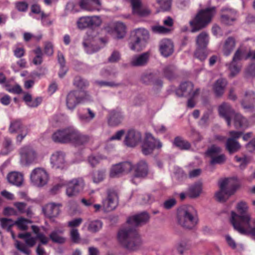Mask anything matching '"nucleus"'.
<instances>
[{
	"instance_id": "nucleus-1",
	"label": "nucleus",
	"mask_w": 255,
	"mask_h": 255,
	"mask_svg": "<svg viewBox=\"0 0 255 255\" xmlns=\"http://www.w3.org/2000/svg\"><path fill=\"white\" fill-rule=\"evenodd\" d=\"M236 209L237 212L234 211L231 212L230 223L236 230L245 234L250 226L251 220L248 205L245 201H240L237 204Z\"/></svg>"
},
{
	"instance_id": "nucleus-2",
	"label": "nucleus",
	"mask_w": 255,
	"mask_h": 255,
	"mask_svg": "<svg viewBox=\"0 0 255 255\" xmlns=\"http://www.w3.org/2000/svg\"><path fill=\"white\" fill-rule=\"evenodd\" d=\"M216 13L215 6L206 7L199 10L189 22L191 32H195L205 28L211 22Z\"/></svg>"
},
{
	"instance_id": "nucleus-3",
	"label": "nucleus",
	"mask_w": 255,
	"mask_h": 255,
	"mask_svg": "<svg viewBox=\"0 0 255 255\" xmlns=\"http://www.w3.org/2000/svg\"><path fill=\"white\" fill-rule=\"evenodd\" d=\"M219 186L220 190L216 193L215 197L218 201L224 202L239 189L241 183L237 177H233L221 180Z\"/></svg>"
},
{
	"instance_id": "nucleus-4",
	"label": "nucleus",
	"mask_w": 255,
	"mask_h": 255,
	"mask_svg": "<svg viewBox=\"0 0 255 255\" xmlns=\"http://www.w3.org/2000/svg\"><path fill=\"white\" fill-rule=\"evenodd\" d=\"M120 244L129 250H136L141 244V240L137 231L135 229H121L118 234Z\"/></svg>"
},
{
	"instance_id": "nucleus-5",
	"label": "nucleus",
	"mask_w": 255,
	"mask_h": 255,
	"mask_svg": "<svg viewBox=\"0 0 255 255\" xmlns=\"http://www.w3.org/2000/svg\"><path fill=\"white\" fill-rule=\"evenodd\" d=\"M194 209L192 206H183L177 211V221L182 227L192 229L198 223V219L193 213Z\"/></svg>"
},
{
	"instance_id": "nucleus-6",
	"label": "nucleus",
	"mask_w": 255,
	"mask_h": 255,
	"mask_svg": "<svg viewBox=\"0 0 255 255\" xmlns=\"http://www.w3.org/2000/svg\"><path fill=\"white\" fill-rule=\"evenodd\" d=\"M90 95L85 90H72L67 94L65 99L66 105L69 110H74L78 105L88 102Z\"/></svg>"
},
{
	"instance_id": "nucleus-7",
	"label": "nucleus",
	"mask_w": 255,
	"mask_h": 255,
	"mask_svg": "<svg viewBox=\"0 0 255 255\" xmlns=\"http://www.w3.org/2000/svg\"><path fill=\"white\" fill-rule=\"evenodd\" d=\"M69 4L74 12L81 10L89 12L99 11L102 9V0H78Z\"/></svg>"
},
{
	"instance_id": "nucleus-8",
	"label": "nucleus",
	"mask_w": 255,
	"mask_h": 255,
	"mask_svg": "<svg viewBox=\"0 0 255 255\" xmlns=\"http://www.w3.org/2000/svg\"><path fill=\"white\" fill-rule=\"evenodd\" d=\"M20 162L24 165L36 164L39 162V156L37 151L31 146L26 145L19 149Z\"/></svg>"
},
{
	"instance_id": "nucleus-9",
	"label": "nucleus",
	"mask_w": 255,
	"mask_h": 255,
	"mask_svg": "<svg viewBox=\"0 0 255 255\" xmlns=\"http://www.w3.org/2000/svg\"><path fill=\"white\" fill-rule=\"evenodd\" d=\"M106 197L102 201V207L105 212L115 210L119 204V193L115 188H109L106 191Z\"/></svg>"
},
{
	"instance_id": "nucleus-10",
	"label": "nucleus",
	"mask_w": 255,
	"mask_h": 255,
	"mask_svg": "<svg viewBox=\"0 0 255 255\" xmlns=\"http://www.w3.org/2000/svg\"><path fill=\"white\" fill-rule=\"evenodd\" d=\"M162 146V143L159 140L155 138L151 134L146 133L141 142V152L144 155H148L152 154L155 149H160Z\"/></svg>"
},
{
	"instance_id": "nucleus-11",
	"label": "nucleus",
	"mask_w": 255,
	"mask_h": 255,
	"mask_svg": "<svg viewBox=\"0 0 255 255\" xmlns=\"http://www.w3.org/2000/svg\"><path fill=\"white\" fill-rule=\"evenodd\" d=\"M74 128L68 127L54 131L51 135L52 140L56 143L66 144L72 142Z\"/></svg>"
},
{
	"instance_id": "nucleus-12",
	"label": "nucleus",
	"mask_w": 255,
	"mask_h": 255,
	"mask_svg": "<svg viewBox=\"0 0 255 255\" xmlns=\"http://www.w3.org/2000/svg\"><path fill=\"white\" fill-rule=\"evenodd\" d=\"M222 151V148L215 144L212 145L206 151L205 154L210 158V164L211 165L222 164L227 159L225 154H220Z\"/></svg>"
},
{
	"instance_id": "nucleus-13",
	"label": "nucleus",
	"mask_w": 255,
	"mask_h": 255,
	"mask_svg": "<svg viewBox=\"0 0 255 255\" xmlns=\"http://www.w3.org/2000/svg\"><path fill=\"white\" fill-rule=\"evenodd\" d=\"M30 179L35 186L43 187L47 183L49 180V174L44 168L37 167L31 171Z\"/></svg>"
},
{
	"instance_id": "nucleus-14",
	"label": "nucleus",
	"mask_w": 255,
	"mask_h": 255,
	"mask_svg": "<svg viewBox=\"0 0 255 255\" xmlns=\"http://www.w3.org/2000/svg\"><path fill=\"white\" fill-rule=\"evenodd\" d=\"M18 237L20 239H24V241L26 245L17 241L15 244L16 248L25 254L29 255L30 254L31 251L28 249V247H32L35 245L36 243V238H34L31 237V234L29 233L19 234Z\"/></svg>"
},
{
	"instance_id": "nucleus-15",
	"label": "nucleus",
	"mask_w": 255,
	"mask_h": 255,
	"mask_svg": "<svg viewBox=\"0 0 255 255\" xmlns=\"http://www.w3.org/2000/svg\"><path fill=\"white\" fill-rule=\"evenodd\" d=\"M102 20L99 16H85L80 17L77 22V26L80 29L87 27H98L101 25Z\"/></svg>"
},
{
	"instance_id": "nucleus-16",
	"label": "nucleus",
	"mask_w": 255,
	"mask_h": 255,
	"mask_svg": "<svg viewBox=\"0 0 255 255\" xmlns=\"http://www.w3.org/2000/svg\"><path fill=\"white\" fill-rule=\"evenodd\" d=\"M132 169V164L128 161L120 162L113 165L110 172L111 178L118 177L129 173Z\"/></svg>"
},
{
	"instance_id": "nucleus-17",
	"label": "nucleus",
	"mask_w": 255,
	"mask_h": 255,
	"mask_svg": "<svg viewBox=\"0 0 255 255\" xmlns=\"http://www.w3.org/2000/svg\"><path fill=\"white\" fill-rule=\"evenodd\" d=\"M132 13L139 17H147L151 14V10L146 6L143 5L141 0H129Z\"/></svg>"
},
{
	"instance_id": "nucleus-18",
	"label": "nucleus",
	"mask_w": 255,
	"mask_h": 255,
	"mask_svg": "<svg viewBox=\"0 0 255 255\" xmlns=\"http://www.w3.org/2000/svg\"><path fill=\"white\" fill-rule=\"evenodd\" d=\"M150 219L148 213L146 212L129 216L127 219V223L135 227L141 226L146 224Z\"/></svg>"
},
{
	"instance_id": "nucleus-19",
	"label": "nucleus",
	"mask_w": 255,
	"mask_h": 255,
	"mask_svg": "<svg viewBox=\"0 0 255 255\" xmlns=\"http://www.w3.org/2000/svg\"><path fill=\"white\" fill-rule=\"evenodd\" d=\"M218 112L220 116L224 118L229 127L231 125V118L236 113L231 105L226 102L223 103L218 107Z\"/></svg>"
},
{
	"instance_id": "nucleus-20",
	"label": "nucleus",
	"mask_w": 255,
	"mask_h": 255,
	"mask_svg": "<svg viewBox=\"0 0 255 255\" xmlns=\"http://www.w3.org/2000/svg\"><path fill=\"white\" fill-rule=\"evenodd\" d=\"M133 176L135 178H143L147 176L148 173V167L147 163L143 160H140L133 165Z\"/></svg>"
},
{
	"instance_id": "nucleus-21",
	"label": "nucleus",
	"mask_w": 255,
	"mask_h": 255,
	"mask_svg": "<svg viewBox=\"0 0 255 255\" xmlns=\"http://www.w3.org/2000/svg\"><path fill=\"white\" fill-rule=\"evenodd\" d=\"M141 140V134L140 132L133 129L128 131L124 142L128 146L134 147L136 146Z\"/></svg>"
},
{
	"instance_id": "nucleus-22",
	"label": "nucleus",
	"mask_w": 255,
	"mask_h": 255,
	"mask_svg": "<svg viewBox=\"0 0 255 255\" xmlns=\"http://www.w3.org/2000/svg\"><path fill=\"white\" fill-rule=\"evenodd\" d=\"M151 55L149 51L136 55L131 58L130 65L133 67H142L145 66L148 62Z\"/></svg>"
},
{
	"instance_id": "nucleus-23",
	"label": "nucleus",
	"mask_w": 255,
	"mask_h": 255,
	"mask_svg": "<svg viewBox=\"0 0 255 255\" xmlns=\"http://www.w3.org/2000/svg\"><path fill=\"white\" fill-rule=\"evenodd\" d=\"M236 20V13L228 8L223 9L221 12V22L226 25H232Z\"/></svg>"
},
{
	"instance_id": "nucleus-24",
	"label": "nucleus",
	"mask_w": 255,
	"mask_h": 255,
	"mask_svg": "<svg viewBox=\"0 0 255 255\" xmlns=\"http://www.w3.org/2000/svg\"><path fill=\"white\" fill-rule=\"evenodd\" d=\"M159 49L164 57L170 56L174 52V44L171 40L167 38L162 39L159 43Z\"/></svg>"
},
{
	"instance_id": "nucleus-25",
	"label": "nucleus",
	"mask_w": 255,
	"mask_h": 255,
	"mask_svg": "<svg viewBox=\"0 0 255 255\" xmlns=\"http://www.w3.org/2000/svg\"><path fill=\"white\" fill-rule=\"evenodd\" d=\"M62 205L61 203H50L47 204L43 208L45 215L49 218L57 217L60 213V208Z\"/></svg>"
},
{
	"instance_id": "nucleus-26",
	"label": "nucleus",
	"mask_w": 255,
	"mask_h": 255,
	"mask_svg": "<svg viewBox=\"0 0 255 255\" xmlns=\"http://www.w3.org/2000/svg\"><path fill=\"white\" fill-rule=\"evenodd\" d=\"M66 194L69 197L76 196L82 189V186L79 181L74 179L67 183Z\"/></svg>"
},
{
	"instance_id": "nucleus-27",
	"label": "nucleus",
	"mask_w": 255,
	"mask_h": 255,
	"mask_svg": "<svg viewBox=\"0 0 255 255\" xmlns=\"http://www.w3.org/2000/svg\"><path fill=\"white\" fill-rule=\"evenodd\" d=\"M91 139L92 137L91 136L82 134L79 131L74 128L71 143L78 145H81L88 143Z\"/></svg>"
},
{
	"instance_id": "nucleus-28",
	"label": "nucleus",
	"mask_w": 255,
	"mask_h": 255,
	"mask_svg": "<svg viewBox=\"0 0 255 255\" xmlns=\"http://www.w3.org/2000/svg\"><path fill=\"white\" fill-rule=\"evenodd\" d=\"M13 206L19 214H24L28 218H32L33 216L32 207L28 206L26 203L16 202L13 203Z\"/></svg>"
},
{
	"instance_id": "nucleus-29",
	"label": "nucleus",
	"mask_w": 255,
	"mask_h": 255,
	"mask_svg": "<svg viewBox=\"0 0 255 255\" xmlns=\"http://www.w3.org/2000/svg\"><path fill=\"white\" fill-rule=\"evenodd\" d=\"M7 179L10 184L17 187L21 186L24 182L23 174L16 171L9 172L7 175Z\"/></svg>"
},
{
	"instance_id": "nucleus-30",
	"label": "nucleus",
	"mask_w": 255,
	"mask_h": 255,
	"mask_svg": "<svg viewBox=\"0 0 255 255\" xmlns=\"http://www.w3.org/2000/svg\"><path fill=\"white\" fill-rule=\"evenodd\" d=\"M51 163L52 164L53 167L56 169H63L65 164L64 154L60 151H57L53 154L51 157Z\"/></svg>"
},
{
	"instance_id": "nucleus-31",
	"label": "nucleus",
	"mask_w": 255,
	"mask_h": 255,
	"mask_svg": "<svg viewBox=\"0 0 255 255\" xmlns=\"http://www.w3.org/2000/svg\"><path fill=\"white\" fill-rule=\"evenodd\" d=\"M22 100L28 107L35 108L42 103L43 99L41 97H37L33 98L30 93L24 92L23 93Z\"/></svg>"
},
{
	"instance_id": "nucleus-32",
	"label": "nucleus",
	"mask_w": 255,
	"mask_h": 255,
	"mask_svg": "<svg viewBox=\"0 0 255 255\" xmlns=\"http://www.w3.org/2000/svg\"><path fill=\"white\" fill-rule=\"evenodd\" d=\"M227 85V81L223 78L218 79L213 86V91L217 97H221L224 94Z\"/></svg>"
},
{
	"instance_id": "nucleus-33",
	"label": "nucleus",
	"mask_w": 255,
	"mask_h": 255,
	"mask_svg": "<svg viewBox=\"0 0 255 255\" xmlns=\"http://www.w3.org/2000/svg\"><path fill=\"white\" fill-rule=\"evenodd\" d=\"M194 88V85L191 82L182 83L179 88L176 90V94L179 97L188 96Z\"/></svg>"
},
{
	"instance_id": "nucleus-34",
	"label": "nucleus",
	"mask_w": 255,
	"mask_h": 255,
	"mask_svg": "<svg viewBox=\"0 0 255 255\" xmlns=\"http://www.w3.org/2000/svg\"><path fill=\"white\" fill-rule=\"evenodd\" d=\"M234 125L236 128H247L249 127V122L247 119L239 113H235L232 117Z\"/></svg>"
},
{
	"instance_id": "nucleus-35",
	"label": "nucleus",
	"mask_w": 255,
	"mask_h": 255,
	"mask_svg": "<svg viewBox=\"0 0 255 255\" xmlns=\"http://www.w3.org/2000/svg\"><path fill=\"white\" fill-rule=\"evenodd\" d=\"M236 41L235 37L229 36L225 41L223 47L222 51L224 55L229 56L232 53L236 46Z\"/></svg>"
},
{
	"instance_id": "nucleus-36",
	"label": "nucleus",
	"mask_w": 255,
	"mask_h": 255,
	"mask_svg": "<svg viewBox=\"0 0 255 255\" xmlns=\"http://www.w3.org/2000/svg\"><path fill=\"white\" fill-rule=\"evenodd\" d=\"M122 116L119 110H113L110 112L108 120V124L110 126H116L121 122Z\"/></svg>"
},
{
	"instance_id": "nucleus-37",
	"label": "nucleus",
	"mask_w": 255,
	"mask_h": 255,
	"mask_svg": "<svg viewBox=\"0 0 255 255\" xmlns=\"http://www.w3.org/2000/svg\"><path fill=\"white\" fill-rule=\"evenodd\" d=\"M131 38L146 43L149 38V34L147 30L144 28H138L133 31V34L131 35Z\"/></svg>"
},
{
	"instance_id": "nucleus-38",
	"label": "nucleus",
	"mask_w": 255,
	"mask_h": 255,
	"mask_svg": "<svg viewBox=\"0 0 255 255\" xmlns=\"http://www.w3.org/2000/svg\"><path fill=\"white\" fill-rule=\"evenodd\" d=\"M226 149L230 154L238 151L241 148L240 143L233 138H228L225 143Z\"/></svg>"
},
{
	"instance_id": "nucleus-39",
	"label": "nucleus",
	"mask_w": 255,
	"mask_h": 255,
	"mask_svg": "<svg viewBox=\"0 0 255 255\" xmlns=\"http://www.w3.org/2000/svg\"><path fill=\"white\" fill-rule=\"evenodd\" d=\"M209 41L208 33L205 31L200 32L196 37V43L197 47L206 48Z\"/></svg>"
},
{
	"instance_id": "nucleus-40",
	"label": "nucleus",
	"mask_w": 255,
	"mask_h": 255,
	"mask_svg": "<svg viewBox=\"0 0 255 255\" xmlns=\"http://www.w3.org/2000/svg\"><path fill=\"white\" fill-rule=\"evenodd\" d=\"M173 144L175 147L182 150H189L191 147L190 143L180 136L175 137Z\"/></svg>"
},
{
	"instance_id": "nucleus-41",
	"label": "nucleus",
	"mask_w": 255,
	"mask_h": 255,
	"mask_svg": "<svg viewBox=\"0 0 255 255\" xmlns=\"http://www.w3.org/2000/svg\"><path fill=\"white\" fill-rule=\"evenodd\" d=\"M113 31L118 38H123L127 33L126 25L123 22H116L113 26Z\"/></svg>"
},
{
	"instance_id": "nucleus-42",
	"label": "nucleus",
	"mask_w": 255,
	"mask_h": 255,
	"mask_svg": "<svg viewBox=\"0 0 255 255\" xmlns=\"http://www.w3.org/2000/svg\"><path fill=\"white\" fill-rule=\"evenodd\" d=\"M63 232L62 230H54L49 235V238L52 242L58 244H64L65 241V238L61 236Z\"/></svg>"
},
{
	"instance_id": "nucleus-43",
	"label": "nucleus",
	"mask_w": 255,
	"mask_h": 255,
	"mask_svg": "<svg viewBox=\"0 0 255 255\" xmlns=\"http://www.w3.org/2000/svg\"><path fill=\"white\" fill-rule=\"evenodd\" d=\"M146 43L140 41H137L134 39L131 38L130 42L129 43V46L132 50L139 52L145 48Z\"/></svg>"
},
{
	"instance_id": "nucleus-44",
	"label": "nucleus",
	"mask_w": 255,
	"mask_h": 255,
	"mask_svg": "<svg viewBox=\"0 0 255 255\" xmlns=\"http://www.w3.org/2000/svg\"><path fill=\"white\" fill-rule=\"evenodd\" d=\"M73 84L76 88L79 89L78 90H83V89L89 85L87 81L85 80L80 76H76L74 77Z\"/></svg>"
},
{
	"instance_id": "nucleus-45",
	"label": "nucleus",
	"mask_w": 255,
	"mask_h": 255,
	"mask_svg": "<svg viewBox=\"0 0 255 255\" xmlns=\"http://www.w3.org/2000/svg\"><path fill=\"white\" fill-rule=\"evenodd\" d=\"M0 223L1 228L8 232H10L12 237H14V233L11 231V227L14 225L13 220L5 218H0Z\"/></svg>"
},
{
	"instance_id": "nucleus-46",
	"label": "nucleus",
	"mask_w": 255,
	"mask_h": 255,
	"mask_svg": "<svg viewBox=\"0 0 255 255\" xmlns=\"http://www.w3.org/2000/svg\"><path fill=\"white\" fill-rule=\"evenodd\" d=\"M105 159L104 157L99 154H91L88 156L87 160L92 167L100 164L101 161Z\"/></svg>"
},
{
	"instance_id": "nucleus-47",
	"label": "nucleus",
	"mask_w": 255,
	"mask_h": 255,
	"mask_svg": "<svg viewBox=\"0 0 255 255\" xmlns=\"http://www.w3.org/2000/svg\"><path fill=\"white\" fill-rule=\"evenodd\" d=\"M201 191L202 184L201 183H196L190 187L188 195L190 197L195 198L200 195Z\"/></svg>"
},
{
	"instance_id": "nucleus-48",
	"label": "nucleus",
	"mask_w": 255,
	"mask_h": 255,
	"mask_svg": "<svg viewBox=\"0 0 255 255\" xmlns=\"http://www.w3.org/2000/svg\"><path fill=\"white\" fill-rule=\"evenodd\" d=\"M246 49L242 46H240L235 51L232 60L234 62H237L242 59H245L246 55Z\"/></svg>"
},
{
	"instance_id": "nucleus-49",
	"label": "nucleus",
	"mask_w": 255,
	"mask_h": 255,
	"mask_svg": "<svg viewBox=\"0 0 255 255\" xmlns=\"http://www.w3.org/2000/svg\"><path fill=\"white\" fill-rule=\"evenodd\" d=\"M151 29L153 33L159 34H167L171 32L169 28L165 27L158 24L152 26Z\"/></svg>"
},
{
	"instance_id": "nucleus-50",
	"label": "nucleus",
	"mask_w": 255,
	"mask_h": 255,
	"mask_svg": "<svg viewBox=\"0 0 255 255\" xmlns=\"http://www.w3.org/2000/svg\"><path fill=\"white\" fill-rule=\"evenodd\" d=\"M2 153L7 154L13 149L12 140L9 137H5L2 142Z\"/></svg>"
},
{
	"instance_id": "nucleus-51",
	"label": "nucleus",
	"mask_w": 255,
	"mask_h": 255,
	"mask_svg": "<svg viewBox=\"0 0 255 255\" xmlns=\"http://www.w3.org/2000/svg\"><path fill=\"white\" fill-rule=\"evenodd\" d=\"M163 73L164 77L169 80H173L175 78L173 66L171 65L164 67L163 69Z\"/></svg>"
},
{
	"instance_id": "nucleus-52",
	"label": "nucleus",
	"mask_w": 255,
	"mask_h": 255,
	"mask_svg": "<svg viewBox=\"0 0 255 255\" xmlns=\"http://www.w3.org/2000/svg\"><path fill=\"white\" fill-rule=\"evenodd\" d=\"M230 70V77L233 78L237 75L241 70V67L238 65L237 62H234L233 61L229 64Z\"/></svg>"
},
{
	"instance_id": "nucleus-53",
	"label": "nucleus",
	"mask_w": 255,
	"mask_h": 255,
	"mask_svg": "<svg viewBox=\"0 0 255 255\" xmlns=\"http://www.w3.org/2000/svg\"><path fill=\"white\" fill-rule=\"evenodd\" d=\"M13 52L14 56L18 58H21L25 54V49L24 46L20 43L15 45Z\"/></svg>"
},
{
	"instance_id": "nucleus-54",
	"label": "nucleus",
	"mask_w": 255,
	"mask_h": 255,
	"mask_svg": "<svg viewBox=\"0 0 255 255\" xmlns=\"http://www.w3.org/2000/svg\"><path fill=\"white\" fill-rule=\"evenodd\" d=\"M30 221L25 218L20 217L17 219L15 222L14 224L22 231H26L28 229L27 223H30Z\"/></svg>"
},
{
	"instance_id": "nucleus-55",
	"label": "nucleus",
	"mask_w": 255,
	"mask_h": 255,
	"mask_svg": "<svg viewBox=\"0 0 255 255\" xmlns=\"http://www.w3.org/2000/svg\"><path fill=\"white\" fill-rule=\"evenodd\" d=\"M22 128V125L20 121H15L12 122L9 128V131L10 133L20 132Z\"/></svg>"
},
{
	"instance_id": "nucleus-56",
	"label": "nucleus",
	"mask_w": 255,
	"mask_h": 255,
	"mask_svg": "<svg viewBox=\"0 0 255 255\" xmlns=\"http://www.w3.org/2000/svg\"><path fill=\"white\" fill-rule=\"evenodd\" d=\"M206 48L197 47L194 53V56L201 61L205 60L207 56Z\"/></svg>"
},
{
	"instance_id": "nucleus-57",
	"label": "nucleus",
	"mask_w": 255,
	"mask_h": 255,
	"mask_svg": "<svg viewBox=\"0 0 255 255\" xmlns=\"http://www.w3.org/2000/svg\"><path fill=\"white\" fill-rule=\"evenodd\" d=\"M241 104L244 109H252L253 105L251 95L246 93L245 98L243 100Z\"/></svg>"
},
{
	"instance_id": "nucleus-58",
	"label": "nucleus",
	"mask_w": 255,
	"mask_h": 255,
	"mask_svg": "<svg viewBox=\"0 0 255 255\" xmlns=\"http://www.w3.org/2000/svg\"><path fill=\"white\" fill-rule=\"evenodd\" d=\"M102 227V223L101 221L98 220L92 221L88 226V230L95 233L101 229Z\"/></svg>"
},
{
	"instance_id": "nucleus-59",
	"label": "nucleus",
	"mask_w": 255,
	"mask_h": 255,
	"mask_svg": "<svg viewBox=\"0 0 255 255\" xmlns=\"http://www.w3.org/2000/svg\"><path fill=\"white\" fill-rule=\"evenodd\" d=\"M159 8L162 11L168 10L171 4V0H156Z\"/></svg>"
},
{
	"instance_id": "nucleus-60",
	"label": "nucleus",
	"mask_w": 255,
	"mask_h": 255,
	"mask_svg": "<svg viewBox=\"0 0 255 255\" xmlns=\"http://www.w3.org/2000/svg\"><path fill=\"white\" fill-rule=\"evenodd\" d=\"M70 237L72 242L74 243H78L80 241V236L78 229H71L70 231Z\"/></svg>"
},
{
	"instance_id": "nucleus-61",
	"label": "nucleus",
	"mask_w": 255,
	"mask_h": 255,
	"mask_svg": "<svg viewBox=\"0 0 255 255\" xmlns=\"http://www.w3.org/2000/svg\"><path fill=\"white\" fill-rule=\"evenodd\" d=\"M26 67L27 61L25 59L22 58H20L16 62V64L12 66L15 71H18L20 69L25 68Z\"/></svg>"
},
{
	"instance_id": "nucleus-62",
	"label": "nucleus",
	"mask_w": 255,
	"mask_h": 255,
	"mask_svg": "<svg viewBox=\"0 0 255 255\" xmlns=\"http://www.w3.org/2000/svg\"><path fill=\"white\" fill-rule=\"evenodd\" d=\"M14 5L15 8L20 12H26L28 8V4L25 1H16Z\"/></svg>"
},
{
	"instance_id": "nucleus-63",
	"label": "nucleus",
	"mask_w": 255,
	"mask_h": 255,
	"mask_svg": "<svg viewBox=\"0 0 255 255\" xmlns=\"http://www.w3.org/2000/svg\"><path fill=\"white\" fill-rule=\"evenodd\" d=\"M95 41V39H94L93 35H88L84 40L83 44L86 48H92L94 45Z\"/></svg>"
},
{
	"instance_id": "nucleus-64",
	"label": "nucleus",
	"mask_w": 255,
	"mask_h": 255,
	"mask_svg": "<svg viewBox=\"0 0 255 255\" xmlns=\"http://www.w3.org/2000/svg\"><path fill=\"white\" fill-rule=\"evenodd\" d=\"M105 177V172L103 171H98L94 174L93 176V181L95 183H98L102 181Z\"/></svg>"
}]
</instances>
